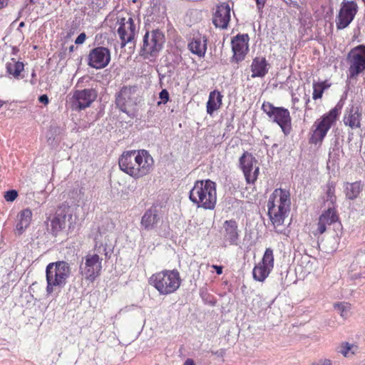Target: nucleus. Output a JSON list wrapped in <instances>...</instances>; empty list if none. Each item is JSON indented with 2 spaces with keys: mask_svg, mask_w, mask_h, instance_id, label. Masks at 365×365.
<instances>
[{
  "mask_svg": "<svg viewBox=\"0 0 365 365\" xmlns=\"http://www.w3.org/2000/svg\"><path fill=\"white\" fill-rule=\"evenodd\" d=\"M212 267L216 270L217 274L222 273V267L221 266L212 265Z\"/></svg>",
  "mask_w": 365,
  "mask_h": 365,
  "instance_id": "42",
  "label": "nucleus"
},
{
  "mask_svg": "<svg viewBox=\"0 0 365 365\" xmlns=\"http://www.w3.org/2000/svg\"><path fill=\"white\" fill-rule=\"evenodd\" d=\"M95 251L98 253L101 252V250L106 255V248L110 242V235L106 232H102L99 230L98 233L95 236Z\"/></svg>",
  "mask_w": 365,
  "mask_h": 365,
  "instance_id": "29",
  "label": "nucleus"
},
{
  "mask_svg": "<svg viewBox=\"0 0 365 365\" xmlns=\"http://www.w3.org/2000/svg\"><path fill=\"white\" fill-rule=\"evenodd\" d=\"M32 212L29 209L22 210L19 215V221L16 225V230L21 234L30 225Z\"/></svg>",
  "mask_w": 365,
  "mask_h": 365,
  "instance_id": "30",
  "label": "nucleus"
},
{
  "mask_svg": "<svg viewBox=\"0 0 365 365\" xmlns=\"http://www.w3.org/2000/svg\"><path fill=\"white\" fill-rule=\"evenodd\" d=\"M118 164L122 171L138 179L150 173L154 160L145 150H129L123 153Z\"/></svg>",
  "mask_w": 365,
  "mask_h": 365,
  "instance_id": "1",
  "label": "nucleus"
},
{
  "mask_svg": "<svg viewBox=\"0 0 365 365\" xmlns=\"http://www.w3.org/2000/svg\"><path fill=\"white\" fill-rule=\"evenodd\" d=\"M339 216L334 207H329L327 210L319 216L317 227L314 231V235L323 234L327 230V226L337 222Z\"/></svg>",
  "mask_w": 365,
  "mask_h": 365,
  "instance_id": "20",
  "label": "nucleus"
},
{
  "mask_svg": "<svg viewBox=\"0 0 365 365\" xmlns=\"http://www.w3.org/2000/svg\"><path fill=\"white\" fill-rule=\"evenodd\" d=\"M262 109L273 122L279 125L285 135L291 133L292 118L287 108L275 107L269 102H264Z\"/></svg>",
  "mask_w": 365,
  "mask_h": 365,
  "instance_id": "8",
  "label": "nucleus"
},
{
  "mask_svg": "<svg viewBox=\"0 0 365 365\" xmlns=\"http://www.w3.org/2000/svg\"><path fill=\"white\" fill-rule=\"evenodd\" d=\"M224 228V240L230 245H237L239 233L237 222L235 220H227L225 222Z\"/></svg>",
  "mask_w": 365,
  "mask_h": 365,
  "instance_id": "24",
  "label": "nucleus"
},
{
  "mask_svg": "<svg viewBox=\"0 0 365 365\" xmlns=\"http://www.w3.org/2000/svg\"><path fill=\"white\" fill-rule=\"evenodd\" d=\"M160 221V217L156 207H151L146 210L142 216L140 225L146 230H151L156 227Z\"/></svg>",
  "mask_w": 365,
  "mask_h": 365,
  "instance_id": "23",
  "label": "nucleus"
},
{
  "mask_svg": "<svg viewBox=\"0 0 365 365\" xmlns=\"http://www.w3.org/2000/svg\"><path fill=\"white\" fill-rule=\"evenodd\" d=\"M294 102L298 101L297 98H293Z\"/></svg>",
  "mask_w": 365,
  "mask_h": 365,
  "instance_id": "53",
  "label": "nucleus"
},
{
  "mask_svg": "<svg viewBox=\"0 0 365 365\" xmlns=\"http://www.w3.org/2000/svg\"><path fill=\"white\" fill-rule=\"evenodd\" d=\"M327 201L334 207V205L336 202V197L335 196V186L333 183H329L327 185Z\"/></svg>",
  "mask_w": 365,
  "mask_h": 365,
  "instance_id": "34",
  "label": "nucleus"
},
{
  "mask_svg": "<svg viewBox=\"0 0 365 365\" xmlns=\"http://www.w3.org/2000/svg\"><path fill=\"white\" fill-rule=\"evenodd\" d=\"M189 50L200 57L204 56L207 50V40L205 36H197L188 44Z\"/></svg>",
  "mask_w": 365,
  "mask_h": 365,
  "instance_id": "26",
  "label": "nucleus"
},
{
  "mask_svg": "<svg viewBox=\"0 0 365 365\" xmlns=\"http://www.w3.org/2000/svg\"><path fill=\"white\" fill-rule=\"evenodd\" d=\"M84 263L80 265V272L88 282H93L101 274L102 259L98 253L88 254L84 258Z\"/></svg>",
  "mask_w": 365,
  "mask_h": 365,
  "instance_id": "11",
  "label": "nucleus"
},
{
  "mask_svg": "<svg viewBox=\"0 0 365 365\" xmlns=\"http://www.w3.org/2000/svg\"><path fill=\"white\" fill-rule=\"evenodd\" d=\"M118 25V34L121 40V46L124 47L126 43H131L138 32L133 19L130 17H117Z\"/></svg>",
  "mask_w": 365,
  "mask_h": 365,
  "instance_id": "13",
  "label": "nucleus"
},
{
  "mask_svg": "<svg viewBox=\"0 0 365 365\" xmlns=\"http://www.w3.org/2000/svg\"><path fill=\"white\" fill-rule=\"evenodd\" d=\"M183 365H195V362L192 359H187L185 360Z\"/></svg>",
  "mask_w": 365,
  "mask_h": 365,
  "instance_id": "43",
  "label": "nucleus"
},
{
  "mask_svg": "<svg viewBox=\"0 0 365 365\" xmlns=\"http://www.w3.org/2000/svg\"><path fill=\"white\" fill-rule=\"evenodd\" d=\"M309 101H310L309 97V96H307V98H306V102H305V103H306V106H305L306 109H310V108L308 107V103H309Z\"/></svg>",
  "mask_w": 365,
  "mask_h": 365,
  "instance_id": "44",
  "label": "nucleus"
},
{
  "mask_svg": "<svg viewBox=\"0 0 365 365\" xmlns=\"http://www.w3.org/2000/svg\"><path fill=\"white\" fill-rule=\"evenodd\" d=\"M76 221V216L73 214V209L68 205H62L58 208L51 222V230L54 235H57L66 228L73 229Z\"/></svg>",
  "mask_w": 365,
  "mask_h": 365,
  "instance_id": "9",
  "label": "nucleus"
},
{
  "mask_svg": "<svg viewBox=\"0 0 365 365\" xmlns=\"http://www.w3.org/2000/svg\"><path fill=\"white\" fill-rule=\"evenodd\" d=\"M4 101L0 100V108L4 106Z\"/></svg>",
  "mask_w": 365,
  "mask_h": 365,
  "instance_id": "49",
  "label": "nucleus"
},
{
  "mask_svg": "<svg viewBox=\"0 0 365 365\" xmlns=\"http://www.w3.org/2000/svg\"><path fill=\"white\" fill-rule=\"evenodd\" d=\"M265 0H256L257 7L261 10L264 6Z\"/></svg>",
  "mask_w": 365,
  "mask_h": 365,
  "instance_id": "41",
  "label": "nucleus"
},
{
  "mask_svg": "<svg viewBox=\"0 0 365 365\" xmlns=\"http://www.w3.org/2000/svg\"><path fill=\"white\" fill-rule=\"evenodd\" d=\"M361 118L362 113L359 108L351 106L346 110L343 122L346 126H349L351 129H356L361 128Z\"/></svg>",
  "mask_w": 365,
  "mask_h": 365,
  "instance_id": "22",
  "label": "nucleus"
},
{
  "mask_svg": "<svg viewBox=\"0 0 365 365\" xmlns=\"http://www.w3.org/2000/svg\"><path fill=\"white\" fill-rule=\"evenodd\" d=\"M314 365H333V361L329 359H321Z\"/></svg>",
  "mask_w": 365,
  "mask_h": 365,
  "instance_id": "38",
  "label": "nucleus"
},
{
  "mask_svg": "<svg viewBox=\"0 0 365 365\" xmlns=\"http://www.w3.org/2000/svg\"><path fill=\"white\" fill-rule=\"evenodd\" d=\"M73 46H71L70 47V51H73Z\"/></svg>",
  "mask_w": 365,
  "mask_h": 365,
  "instance_id": "52",
  "label": "nucleus"
},
{
  "mask_svg": "<svg viewBox=\"0 0 365 365\" xmlns=\"http://www.w3.org/2000/svg\"><path fill=\"white\" fill-rule=\"evenodd\" d=\"M160 98L163 101V103H166L169 100V93L167 90L163 89L160 91L159 94ZM161 102H158V104L160 105Z\"/></svg>",
  "mask_w": 365,
  "mask_h": 365,
  "instance_id": "37",
  "label": "nucleus"
},
{
  "mask_svg": "<svg viewBox=\"0 0 365 365\" xmlns=\"http://www.w3.org/2000/svg\"><path fill=\"white\" fill-rule=\"evenodd\" d=\"M334 308L340 313L341 317H344L349 306L346 304L340 303L336 304Z\"/></svg>",
  "mask_w": 365,
  "mask_h": 365,
  "instance_id": "36",
  "label": "nucleus"
},
{
  "mask_svg": "<svg viewBox=\"0 0 365 365\" xmlns=\"http://www.w3.org/2000/svg\"><path fill=\"white\" fill-rule=\"evenodd\" d=\"M230 20V7L224 2L217 6L213 17V24L216 27L226 29Z\"/></svg>",
  "mask_w": 365,
  "mask_h": 365,
  "instance_id": "21",
  "label": "nucleus"
},
{
  "mask_svg": "<svg viewBox=\"0 0 365 365\" xmlns=\"http://www.w3.org/2000/svg\"><path fill=\"white\" fill-rule=\"evenodd\" d=\"M86 38V35L85 33H81L78 35V36L76 38L75 41L76 44H82L84 43L85 40Z\"/></svg>",
  "mask_w": 365,
  "mask_h": 365,
  "instance_id": "39",
  "label": "nucleus"
},
{
  "mask_svg": "<svg viewBox=\"0 0 365 365\" xmlns=\"http://www.w3.org/2000/svg\"><path fill=\"white\" fill-rule=\"evenodd\" d=\"M249 37L247 34L237 35L232 40L233 59L236 62L242 61L248 51Z\"/></svg>",
  "mask_w": 365,
  "mask_h": 365,
  "instance_id": "19",
  "label": "nucleus"
},
{
  "mask_svg": "<svg viewBox=\"0 0 365 365\" xmlns=\"http://www.w3.org/2000/svg\"><path fill=\"white\" fill-rule=\"evenodd\" d=\"M274 267V255L271 248H267L262 262L253 269V277L255 280L263 282Z\"/></svg>",
  "mask_w": 365,
  "mask_h": 365,
  "instance_id": "15",
  "label": "nucleus"
},
{
  "mask_svg": "<svg viewBox=\"0 0 365 365\" xmlns=\"http://www.w3.org/2000/svg\"><path fill=\"white\" fill-rule=\"evenodd\" d=\"M110 61V51L105 47H97L90 51L88 64L92 68L101 69L105 68Z\"/></svg>",
  "mask_w": 365,
  "mask_h": 365,
  "instance_id": "17",
  "label": "nucleus"
},
{
  "mask_svg": "<svg viewBox=\"0 0 365 365\" xmlns=\"http://www.w3.org/2000/svg\"><path fill=\"white\" fill-rule=\"evenodd\" d=\"M139 98V90L136 86H123L116 98L117 106L123 112L137 105Z\"/></svg>",
  "mask_w": 365,
  "mask_h": 365,
  "instance_id": "12",
  "label": "nucleus"
},
{
  "mask_svg": "<svg viewBox=\"0 0 365 365\" xmlns=\"http://www.w3.org/2000/svg\"><path fill=\"white\" fill-rule=\"evenodd\" d=\"M164 42V34L160 30L157 29L151 32H147L143 37L140 55L145 59L152 61L162 49Z\"/></svg>",
  "mask_w": 365,
  "mask_h": 365,
  "instance_id": "7",
  "label": "nucleus"
},
{
  "mask_svg": "<svg viewBox=\"0 0 365 365\" xmlns=\"http://www.w3.org/2000/svg\"><path fill=\"white\" fill-rule=\"evenodd\" d=\"M252 77H264L269 71V63L265 58L256 57L251 65Z\"/></svg>",
  "mask_w": 365,
  "mask_h": 365,
  "instance_id": "25",
  "label": "nucleus"
},
{
  "mask_svg": "<svg viewBox=\"0 0 365 365\" xmlns=\"http://www.w3.org/2000/svg\"><path fill=\"white\" fill-rule=\"evenodd\" d=\"M24 65L22 62L11 58L6 63L7 73L15 78H19L21 73L24 71Z\"/></svg>",
  "mask_w": 365,
  "mask_h": 365,
  "instance_id": "31",
  "label": "nucleus"
},
{
  "mask_svg": "<svg viewBox=\"0 0 365 365\" xmlns=\"http://www.w3.org/2000/svg\"><path fill=\"white\" fill-rule=\"evenodd\" d=\"M29 1H30L31 4H35V1L34 0H29Z\"/></svg>",
  "mask_w": 365,
  "mask_h": 365,
  "instance_id": "51",
  "label": "nucleus"
},
{
  "mask_svg": "<svg viewBox=\"0 0 365 365\" xmlns=\"http://www.w3.org/2000/svg\"><path fill=\"white\" fill-rule=\"evenodd\" d=\"M339 115V109L334 107L317 119L312 127L309 143L315 145L321 143L331 127L336 122Z\"/></svg>",
  "mask_w": 365,
  "mask_h": 365,
  "instance_id": "6",
  "label": "nucleus"
},
{
  "mask_svg": "<svg viewBox=\"0 0 365 365\" xmlns=\"http://www.w3.org/2000/svg\"><path fill=\"white\" fill-rule=\"evenodd\" d=\"M359 348L356 345L344 341L336 348L338 353L342 354L344 357L350 358L358 352Z\"/></svg>",
  "mask_w": 365,
  "mask_h": 365,
  "instance_id": "32",
  "label": "nucleus"
},
{
  "mask_svg": "<svg viewBox=\"0 0 365 365\" xmlns=\"http://www.w3.org/2000/svg\"><path fill=\"white\" fill-rule=\"evenodd\" d=\"M39 102L46 105L48 103V98L46 95H42L38 98Z\"/></svg>",
  "mask_w": 365,
  "mask_h": 365,
  "instance_id": "40",
  "label": "nucleus"
},
{
  "mask_svg": "<svg viewBox=\"0 0 365 365\" xmlns=\"http://www.w3.org/2000/svg\"><path fill=\"white\" fill-rule=\"evenodd\" d=\"M148 282L160 294L168 295L175 292L180 287L181 279L178 270L165 269L152 274Z\"/></svg>",
  "mask_w": 365,
  "mask_h": 365,
  "instance_id": "5",
  "label": "nucleus"
},
{
  "mask_svg": "<svg viewBox=\"0 0 365 365\" xmlns=\"http://www.w3.org/2000/svg\"><path fill=\"white\" fill-rule=\"evenodd\" d=\"M222 95L218 91H213L210 93L209 98L207 102V113L212 115L213 113L217 110L222 104Z\"/></svg>",
  "mask_w": 365,
  "mask_h": 365,
  "instance_id": "27",
  "label": "nucleus"
},
{
  "mask_svg": "<svg viewBox=\"0 0 365 365\" xmlns=\"http://www.w3.org/2000/svg\"><path fill=\"white\" fill-rule=\"evenodd\" d=\"M18 196V192L15 190H11L5 192L4 198L7 202H13Z\"/></svg>",
  "mask_w": 365,
  "mask_h": 365,
  "instance_id": "35",
  "label": "nucleus"
},
{
  "mask_svg": "<svg viewBox=\"0 0 365 365\" xmlns=\"http://www.w3.org/2000/svg\"><path fill=\"white\" fill-rule=\"evenodd\" d=\"M19 26L20 27L24 26V22H21L20 24H19Z\"/></svg>",
  "mask_w": 365,
  "mask_h": 365,
  "instance_id": "50",
  "label": "nucleus"
},
{
  "mask_svg": "<svg viewBox=\"0 0 365 365\" xmlns=\"http://www.w3.org/2000/svg\"><path fill=\"white\" fill-rule=\"evenodd\" d=\"M329 85L326 81L314 83H313V96L312 98L314 100L321 98L324 91L329 88Z\"/></svg>",
  "mask_w": 365,
  "mask_h": 365,
  "instance_id": "33",
  "label": "nucleus"
},
{
  "mask_svg": "<svg viewBox=\"0 0 365 365\" xmlns=\"http://www.w3.org/2000/svg\"><path fill=\"white\" fill-rule=\"evenodd\" d=\"M356 12V4L354 1L344 0L336 20L337 29L346 28L353 21Z\"/></svg>",
  "mask_w": 365,
  "mask_h": 365,
  "instance_id": "16",
  "label": "nucleus"
},
{
  "mask_svg": "<svg viewBox=\"0 0 365 365\" xmlns=\"http://www.w3.org/2000/svg\"><path fill=\"white\" fill-rule=\"evenodd\" d=\"M292 2L295 7H299V4L297 1H292Z\"/></svg>",
  "mask_w": 365,
  "mask_h": 365,
  "instance_id": "48",
  "label": "nucleus"
},
{
  "mask_svg": "<svg viewBox=\"0 0 365 365\" xmlns=\"http://www.w3.org/2000/svg\"><path fill=\"white\" fill-rule=\"evenodd\" d=\"M363 185L360 181L346 182L344 185V194L348 200H356L362 192Z\"/></svg>",
  "mask_w": 365,
  "mask_h": 365,
  "instance_id": "28",
  "label": "nucleus"
},
{
  "mask_svg": "<svg viewBox=\"0 0 365 365\" xmlns=\"http://www.w3.org/2000/svg\"><path fill=\"white\" fill-rule=\"evenodd\" d=\"M71 274V267L66 261L49 263L46 268V292L51 294L56 289L63 288Z\"/></svg>",
  "mask_w": 365,
  "mask_h": 365,
  "instance_id": "4",
  "label": "nucleus"
},
{
  "mask_svg": "<svg viewBox=\"0 0 365 365\" xmlns=\"http://www.w3.org/2000/svg\"><path fill=\"white\" fill-rule=\"evenodd\" d=\"M291 200L289 190L276 189L272 193L268 202V215L277 232H282L284 219L290 210Z\"/></svg>",
  "mask_w": 365,
  "mask_h": 365,
  "instance_id": "2",
  "label": "nucleus"
},
{
  "mask_svg": "<svg viewBox=\"0 0 365 365\" xmlns=\"http://www.w3.org/2000/svg\"><path fill=\"white\" fill-rule=\"evenodd\" d=\"M364 365H365V364H364Z\"/></svg>",
  "mask_w": 365,
  "mask_h": 365,
  "instance_id": "54",
  "label": "nucleus"
},
{
  "mask_svg": "<svg viewBox=\"0 0 365 365\" xmlns=\"http://www.w3.org/2000/svg\"><path fill=\"white\" fill-rule=\"evenodd\" d=\"M18 51V48H16V47L13 48V54H16Z\"/></svg>",
  "mask_w": 365,
  "mask_h": 365,
  "instance_id": "47",
  "label": "nucleus"
},
{
  "mask_svg": "<svg viewBox=\"0 0 365 365\" xmlns=\"http://www.w3.org/2000/svg\"><path fill=\"white\" fill-rule=\"evenodd\" d=\"M349 63L348 78L356 79L365 71V46L359 45L353 48L347 55Z\"/></svg>",
  "mask_w": 365,
  "mask_h": 365,
  "instance_id": "10",
  "label": "nucleus"
},
{
  "mask_svg": "<svg viewBox=\"0 0 365 365\" xmlns=\"http://www.w3.org/2000/svg\"><path fill=\"white\" fill-rule=\"evenodd\" d=\"M97 96L96 91L93 89H83L76 91L73 96V108L78 110L84 109L92 103Z\"/></svg>",
  "mask_w": 365,
  "mask_h": 365,
  "instance_id": "18",
  "label": "nucleus"
},
{
  "mask_svg": "<svg viewBox=\"0 0 365 365\" xmlns=\"http://www.w3.org/2000/svg\"><path fill=\"white\" fill-rule=\"evenodd\" d=\"M215 354L218 355L219 356H222L224 354V351L222 350L217 351L215 352Z\"/></svg>",
  "mask_w": 365,
  "mask_h": 365,
  "instance_id": "45",
  "label": "nucleus"
},
{
  "mask_svg": "<svg viewBox=\"0 0 365 365\" xmlns=\"http://www.w3.org/2000/svg\"><path fill=\"white\" fill-rule=\"evenodd\" d=\"M240 165L247 182L254 183L259 175L257 160L251 153L245 152L240 158Z\"/></svg>",
  "mask_w": 365,
  "mask_h": 365,
  "instance_id": "14",
  "label": "nucleus"
},
{
  "mask_svg": "<svg viewBox=\"0 0 365 365\" xmlns=\"http://www.w3.org/2000/svg\"><path fill=\"white\" fill-rule=\"evenodd\" d=\"M189 198L197 207L213 210L217 202L215 182L210 180L196 181L190 191Z\"/></svg>",
  "mask_w": 365,
  "mask_h": 365,
  "instance_id": "3",
  "label": "nucleus"
},
{
  "mask_svg": "<svg viewBox=\"0 0 365 365\" xmlns=\"http://www.w3.org/2000/svg\"><path fill=\"white\" fill-rule=\"evenodd\" d=\"M6 4V0H0V9L4 6Z\"/></svg>",
  "mask_w": 365,
  "mask_h": 365,
  "instance_id": "46",
  "label": "nucleus"
}]
</instances>
